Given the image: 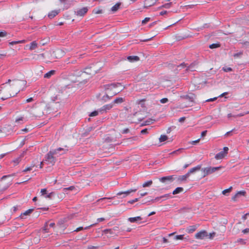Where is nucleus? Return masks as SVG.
<instances>
[{"instance_id":"obj_56","label":"nucleus","mask_w":249,"mask_h":249,"mask_svg":"<svg viewBox=\"0 0 249 249\" xmlns=\"http://www.w3.org/2000/svg\"><path fill=\"white\" fill-rule=\"evenodd\" d=\"M244 234H246L249 232V228L244 229L242 231Z\"/></svg>"},{"instance_id":"obj_23","label":"nucleus","mask_w":249,"mask_h":249,"mask_svg":"<svg viewBox=\"0 0 249 249\" xmlns=\"http://www.w3.org/2000/svg\"><path fill=\"white\" fill-rule=\"evenodd\" d=\"M104 220H105L104 218H98L97 219V223H96L95 224H91V225H89V226H87V227H85L84 229H88L90 227H92L96 225L98 222H100L103 221Z\"/></svg>"},{"instance_id":"obj_40","label":"nucleus","mask_w":249,"mask_h":249,"mask_svg":"<svg viewBox=\"0 0 249 249\" xmlns=\"http://www.w3.org/2000/svg\"><path fill=\"white\" fill-rule=\"evenodd\" d=\"M43 231L45 232H49V230L48 229V224L47 223H46L45 226H44L43 228Z\"/></svg>"},{"instance_id":"obj_47","label":"nucleus","mask_w":249,"mask_h":249,"mask_svg":"<svg viewBox=\"0 0 249 249\" xmlns=\"http://www.w3.org/2000/svg\"><path fill=\"white\" fill-rule=\"evenodd\" d=\"M138 200H139V198H135L134 199H133V200L128 201V203H129L130 204H133L134 203L138 201Z\"/></svg>"},{"instance_id":"obj_29","label":"nucleus","mask_w":249,"mask_h":249,"mask_svg":"<svg viewBox=\"0 0 249 249\" xmlns=\"http://www.w3.org/2000/svg\"><path fill=\"white\" fill-rule=\"evenodd\" d=\"M168 139V137L166 135H161L160 138H159V141L160 142H163L166 141Z\"/></svg>"},{"instance_id":"obj_19","label":"nucleus","mask_w":249,"mask_h":249,"mask_svg":"<svg viewBox=\"0 0 249 249\" xmlns=\"http://www.w3.org/2000/svg\"><path fill=\"white\" fill-rule=\"evenodd\" d=\"M121 5V2H118L113 6L112 7L111 10L113 13L116 12L119 8Z\"/></svg>"},{"instance_id":"obj_15","label":"nucleus","mask_w":249,"mask_h":249,"mask_svg":"<svg viewBox=\"0 0 249 249\" xmlns=\"http://www.w3.org/2000/svg\"><path fill=\"white\" fill-rule=\"evenodd\" d=\"M59 12V10L52 11L48 14V17L50 18H53L55 17Z\"/></svg>"},{"instance_id":"obj_9","label":"nucleus","mask_w":249,"mask_h":249,"mask_svg":"<svg viewBox=\"0 0 249 249\" xmlns=\"http://www.w3.org/2000/svg\"><path fill=\"white\" fill-rule=\"evenodd\" d=\"M169 194H165L160 196L157 197L155 199H151L150 201L152 203H155L159 201L161 202L163 200H162V198H165L166 199H167L169 197Z\"/></svg>"},{"instance_id":"obj_63","label":"nucleus","mask_w":249,"mask_h":249,"mask_svg":"<svg viewBox=\"0 0 249 249\" xmlns=\"http://www.w3.org/2000/svg\"><path fill=\"white\" fill-rule=\"evenodd\" d=\"M167 13V11H163L160 12V15L161 16H163Z\"/></svg>"},{"instance_id":"obj_50","label":"nucleus","mask_w":249,"mask_h":249,"mask_svg":"<svg viewBox=\"0 0 249 249\" xmlns=\"http://www.w3.org/2000/svg\"><path fill=\"white\" fill-rule=\"evenodd\" d=\"M186 67V64L184 63H181L180 65L178 66V68H183Z\"/></svg>"},{"instance_id":"obj_5","label":"nucleus","mask_w":249,"mask_h":249,"mask_svg":"<svg viewBox=\"0 0 249 249\" xmlns=\"http://www.w3.org/2000/svg\"><path fill=\"white\" fill-rule=\"evenodd\" d=\"M229 148L228 147H224L223 151L220 152L215 156V158L216 160H221L223 159L228 153Z\"/></svg>"},{"instance_id":"obj_59","label":"nucleus","mask_w":249,"mask_h":249,"mask_svg":"<svg viewBox=\"0 0 249 249\" xmlns=\"http://www.w3.org/2000/svg\"><path fill=\"white\" fill-rule=\"evenodd\" d=\"M185 120V117H183L179 119L178 121L180 123L183 122Z\"/></svg>"},{"instance_id":"obj_34","label":"nucleus","mask_w":249,"mask_h":249,"mask_svg":"<svg viewBox=\"0 0 249 249\" xmlns=\"http://www.w3.org/2000/svg\"><path fill=\"white\" fill-rule=\"evenodd\" d=\"M184 98L188 100L190 102H194V97H193V95L191 96H190L189 95H186L184 97Z\"/></svg>"},{"instance_id":"obj_46","label":"nucleus","mask_w":249,"mask_h":249,"mask_svg":"<svg viewBox=\"0 0 249 249\" xmlns=\"http://www.w3.org/2000/svg\"><path fill=\"white\" fill-rule=\"evenodd\" d=\"M41 193L42 196H44L47 194V190L46 189H42L41 190Z\"/></svg>"},{"instance_id":"obj_38","label":"nucleus","mask_w":249,"mask_h":249,"mask_svg":"<svg viewBox=\"0 0 249 249\" xmlns=\"http://www.w3.org/2000/svg\"><path fill=\"white\" fill-rule=\"evenodd\" d=\"M171 3H172L171 2L166 3L164 5H163L161 7H160V8L161 7H164V8H169L170 7V6L171 5Z\"/></svg>"},{"instance_id":"obj_36","label":"nucleus","mask_w":249,"mask_h":249,"mask_svg":"<svg viewBox=\"0 0 249 249\" xmlns=\"http://www.w3.org/2000/svg\"><path fill=\"white\" fill-rule=\"evenodd\" d=\"M98 115V111L95 110V111L92 112L91 113H90V114L89 115V116L90 117H94V116H96Z\"/></svg>"},{"instance_id":"obj_41","label":"nucleus","mask_w":249,"mask_h":249,"mask_svg":"<svg viewBox=\"0 0 249 249\" xmlns=\"http://www.w3.org/2000/svg\"><path fill=\"white\" fill-rule=\"evenodd\" d=\"M195 66L194 64H191L189 66H188L186 69L187 71L190 70V71H194V67Z\"/></svg>"},{"instance_id":"obj_28","label":"nucleus","mask_w":249,"mask_h":249,"mask_svg":"<svg viewBox=\"0 0 249 249\" xmlns=\"http://www.w3.org/2000/svg\"><path fill=\"white\" fill-rule=\"evenodd\" d=\"M103 232L105 234L110 233L111 234H115L114 232V230L112 229H106L103 231Z\"/></svg>"},{"instance_id":"obj_25","label":"nucleus","mask_w":249,"mask_h":249,"mask_svg":"<svg viewBox=\"0 0 249 249\" xmlns=\"http://www.w3.org/2000/svg\"><path fill=\"white\" fill-rule=\"evenodd\" d=\"M183 191V188L182 187H178L173 192V195L178 194Z\"/></svg>"},{"instance_id":"obj_48","label":"nucleus","mask_w":249,"mask_h":249,"mask_svg":"<svg viewBox=\"0 0 249 249\" xmlns=\"http://www.w3.org/2000/svg\"><path fill=\"white\" fill-rule=\"evenodd\" d=\"M237 242L241 243L242 244H246L245 241L243 239H239L237 240Z\"/></svg>"},{"instance_id":"obj_64","label":"nucleus","mask_w":249,"mask_h":249,"mask_svg":"<svg viewBox=\"0 0 249 249\" xmlns=\"http://www.w3.org/2000/svg\"><path fill=\"white\" fill-rule=\"evenodd\" d=\"M152 120H147L145 122V125H148L152 123Z\"/></svg>"},{"instance_id":"obj_13","label":"nucleus","mask_w":249,"mask_h":249,"mask_svg":"<svg viewBox=\"0 0 249 249\" xmlns=\"http://www.w3.org/2000/svg\"><path fill=\"white\" fill-rule=\"evenodd\" d=\"M201 165H197L196 167H195L194 168H191L188 171L187 174H189V176H190V175L191 174H193V173H195V172H196V171H198L200 170L201 169Z\"/></svg>"},{"instance_id":"obj_52","label":"nucleus","mask_w":249,"mask_h":249,"mask_svg":"<svg viewBox=\"0 0 249 249\" xmlns=\"http://www.w3.org/2000/svg\"><path fill=\"white\" fill-rule=\"evenodd\" d=\"M200 141V139H198V140H196V141H193L192 142H191L190 143L192 144H196L197 143H198Z\"/></svg>"},{"instance_id":"obj_57","label":"nucleus","mask_w":249,"mask_h":249,"mask_svg":"<svg viewBox=\"0 0 249 249\" xmlns=\"http://www.w3.org/2000/svg\"><path fill=\"white\" fill-rule=\"evenodd\" d=\"M129 132V129L128 128H125L123 130L122 133L126 134L127 133H128Z\"/></svg>"},{"instance_id":"obj_33","label":"nucleus","mask_w":249,"mask_h":249,"mask_svg":"<svg viewBox=\"0 0 249 249\" xmlns=\"http://www.w3.org/2000/svg\"><path fill=\"white\" fill-rule=\"evenodd\" d=\"M232 189V187H230L229 188L225 189L222 191V194L226 195L227 193H229Z\"/></svg>"},{"instance_id":"obj_10","label":"nucleus","mask_w":249,"mask_h":249,"mask_svg":"<svg viewBox=\"0 0 249 249\" xmlns=\"http://www.w3.org/2000/svg\"><path fill=\"white\" fill-rule=\"evenodd\" d=\"M246 194V192L244 191H240L238 192L234 196L232 197V200L233 201H236L237 198L240 196H244Z\"/></svg>"},{"instance_id":"obj_16","label":"nucleus","mask_w":249,"mask_h":249,"mask_svg":"<svg viewBox=\"0 0 249 249\" xmlns=\"http://www.w3.org/2000/svg\"><path fill=\"white\" fill-rule=\"evenodd\" d=\"M127 59L131 62H133L139 60V57L137 56H129L127 57Z\"/></svg>"},{"instance_id":"obj_30","label":"nucleus","mask_w":249,"mask_h":249,"mask_svg":"<svg viewBox=\"0 0 249 249\" xmlns=\"http://www.w3.org/2000/svg\"><path fill=\"white\" fill-rule=\"evenodd\" d=\"M153 182L151 180H149L147 182H144L143 184H142V187H149L152 184Z\"/></svg>"},{"instance_id":"obj_45","label":"nucleus","mask_w":249,"mask_h":249,"mask_svg":"<svg viewBox=\"0 0 249 249\" xmlns=\"http://www.w3.org/2000/svg\"><path fill=\"white\" fill-rule=\"evenodd\" d=\"M150 18H145L142 21V24H144L150 20Z\"/></svg>"},{"instance_id":"obj_2","label":"nucleus","mask_w":249,"mask_h":249,"mask_svg":"<svg viewBox=\"0 0 249 249\" xmlns=\"http://www.w3.org/2000/svg\"><path fill=\"white\" fill-rule=\"evenodd\" d=\"M121 84L120 83L117 84H111L110 85H108L106 86V93L103 96L102 98V100L105 102H107L108 100H109L111 97L113 96L116 95L119 92L118 91H114L113 93H110V90H112L118 86H120Z\"/></svg>"},{"instance_id":"obj_53","label":"nucleus","mask_w":249,"mask_h":249,"mask_svg":"<svg viewBox=\"0 0 249 249\" xmlns=\"http://www.w3.org/2000/svg\"><path fill=\"white\" fill-rule=\"evenodd\" d=\"M207 132V130H205V131H202L201 132V137H205L206 135Z\"/></svg>"},{"instance_id":"obj_58","label":"nucleus","mask_w":249,"mask_h":249,"mask_svg":"<svg viewBox=\"0 0 249 249\" xmlns=\"http://www.w3.org/2000/svg\"><path fill=\"white\" fill-rule=\"evenodd\" d=\"M217 99V97H214V98H210L209 99H208L206 100V102H212V101H215V100H216Z\"/></svg>"},{"instance_id":"obj_12","label":"nucleus","mask_w":249,"mask_h":249,"mask_svg":"<svg viewBox=\"0 0 249 249\" xmlns=\"http://www.w3.org/2000/svg\"><path fill=\"white\" fill-rule=\"evenodd\" d=\"M160 180L163 183L167 181H172L173 180V176L162 177L160 178Z\"/></svg>"},{"instance_id":"obj_43","label":"nucleus","mask_w":249,"mask_h":249,"mask_svg":"<svg viewBox=\"0 0 249 249\" xmlns=\"http://www.w3.org/2000/svg\"><path fill=\"white\" fill-rule=\"evenodd\" d=\"M34 166L35 165H33L31 166L25 168L24 170H23L22 172H27L29 171H31L33 167H34Z\"/></svg>"},{"instance_id":"obj_22","label":"nucleus","mask_w":249,"mask_h":249,"mask_svg":"<svg viewBox=\"0 0 249 249\" xmlns=\"http://www.w3.org/2000/svg\"><path fill=\"white\" fill-rule=\"evenodd\" d=\"M55 73V71L51 70L44 74V77L46 78H49L51 76L53 75Z\"/></svg>"},{"instance_id":"obj_54","label":"nucleus","mask_w":249,"mask_h":249,"mask_svg":"<svg viewBox=\"0 0 249 249\" xmlns=\"http://www.w3.org/2000/svg\"><path fill=\"white\" fill-rule=\"evenodd\" d=\"M93 12L95 14H100V13H102V10H94L93 11Z\"/></svg>"},{"instance_id":"obj_37","label":"nucleus","mask_w":249,"mask_h":249,"mask_svg":"<svg viewBox=\"0 0 249 249\" xmlns=\"http://www.w3.org/2000/svg\"><path fill=\"white\" fill-rule=\"evenodd\" d=\"M223 70L225 72H229L232 71V69L230 67H224L223 68Z\"/></svg>"},{"instance_id":"obj_14","label":"nucleus","mask_w":249,"mask_h":249,"mask_svg":"<svg viewBox=\"0 0 249 249\" xmlns=\"http://www.w3.org/2000/svg\"><path fill=\"white\" fill-rule=\"evenodd\" d=\"M112 107H113L112 104H110L106 105L104 106L101 108H100L99 111L100 112H101L102 111H107L109 110L110 109H111L112 108Z\"/></svg>"},{"instance_id":"obj_18","label":"nucleus","mask_w":249,"mask_h":249,"mask_svg":"<svg viewBox=\"0 0 249 249\" xmlns=\"http://www.w3.org/2000/svg\"><path fill=\"white\" fill-rule=\"evenodd\" d=\"M142 218L141 216H137L135 217H130L128 218V221L131 223L136 222L138 221L141 220Z\"/></svg>"},{"instance_id":"obj_27","label":"nucleus","mask_w":249,"mask_h":249,"mask_svg":"<svg viewBox=\"0 0 249 249\" xmlns=\"http://www.w3.org/2000/svg\"><path fill=\"white\" fill-rule=\"evenodd\" d=\"M33 209H29L25 211L24 213L21 214L20 216L21 218H23L24 215H27L30 214L33 212Z\"/></svg>"},{"instance_id":"obj_44","label":"nucleus","mask_w":249,"mask_h":249,"mask_svg":"<svg viewBox=\"0 0 249 249\" xmlns=\"http://www.w3.org/2000/svg\"><path fill=\"white\" fill-rule=\"evenodd\" d=\"M168 101V99L167 98H164L160 100V102L162 104H164Z\"/></svg>"},{"instance_id":"obj_39","label":"nucleus","mask_w":249,"mask_h":249,"mask_svg":"<svg viewBox=\"0 0 249 249\" xmlns=\"http://www.w3.org/2000/svg\"><path fill=\"white\" fill-rule=\"evenodd\" d=\"M183 237H184V235H176L175 237V239L176 240H182V239H183Z\"/></svg>"},{"instance_id":"obj_31","label":"nucleus","mask_w":249,"mask_h":249,"mask_svg":"<svg viewBox=\"0 0 249 249\" xmlns=\"http://www.w3.org/2000/svg\"><path fill=\"white\" fill-rule=\"evenodd\" d=\"M219 43H213L209 46V48L211 49L217 48L220 47Z\"/></svg>"},{"instance_id":"obj_35","label":"nucleus","mask_w":249,"mask_h":249,"mask_svg":"<svg viewBox=\"0 0 249 249\" xmlns=\"http://www.w3.org/2000/svg\"><path fill=\"white\" fill-rule=\"evenodd\" d=\"M20 160H20V157H18V158H17L16 159L13 160V162L14 163V165H16L18 164L19 163V162L20 161Z\"/></svg>"},{"instance_id":"obj_32","label":"nucleus","mask_w":249,"mask_h":249,"mask_svg":"<svg viewBox=\"0 0 249 249\" xmlns=\"http://www.w3.org/2000/svg\"><path fill=\"white\" fill-rule=\"evenodd\" d=\"M84 72L81 71H76L74 72L73 75L76 76H80Z\"/></svg>"},{"instance_id":"obj_60","label":"nucleus","mask_w":249,"mask_h":249,"mask_svg":"<svg viewBox=\"0 0 249 249\" xmlns=\"http://www.w3.org/2000/svg\"><path fill=\"white\" fill-rule=\"evenodd\" d=\"M137 139H138V137L137 136H135V137H131V138L128 139L127 140H132L133 141H137Z\"/></svg>"},{"instance_id":"obj_8","label":"nucleus","mask_w":249,"mask_h":249,"mask_svg":"<svg viewBox=\"0 0 249 249\" xmlns=\"http://www.w3.org/2000/svg\"><path fill=\"white\" fill-rule=\"evenodd\" d=\"M88 11V9L87 7H83L78 10L75 13L77 16L83 17L87 13Z\"/></svg>"},{"instance_id":"obj_55","label":"nucleus","mask_w":249,"mask_h":249,"mask_svg":"<svg viewBox=\"0 0 249 249\" xmlns=\"http://www.w3.org/2000/svg\"><path fill=\"white\" fill-rule=\"evenodd\" d=\"M6 35V32H0V37H3Z\"/></svg>"},{"instance_id":"obj_61","label":"nucleus","mask_w":249,"mask_h":249,"mask_svg":"<svg viewBox=\"0 0 249 249\" xmlns=\"http://www.w3.org/2000/svg\"><path fill=\"white\" fill-rule=\"evenodd\" d=\"M83 229H84L83 227H80L77 228L76 230H75L74 231H76V232H78L79 231H80L82 230Z\"/></svg>"},{"instance_id":"obj_17","label":"nucleus","mask_w":249,"mask_h":249,"mask_svg":"<svg viewBox=\"0 0 249 249\" xmlns=\"http://www.w3.org/2000/svg\"><path fill=\"white\" fill-rule=\"evenodd\" d=\"M197 228V227L196 225H193L190 226L189 227L187 228L186 231L188 233H192L194 231H195Z\"/></svg>"},{"instance_id":"obj_21","label":"nucleus","mask_w":249,"mask_h":249,"mask_svg":"<svg viewBox=\"0 0 249 249\" xmlns=\"http://www.w3.org/2000/svg\"><path fill=\"white\" fill-rule=\"evenodd\" d=\"M37 47V43L36 41L32 42L30 44L29 50H33Z\"/></svg>"},{"instance_id":"obj_20","label":"nucleus","mask_w":249,"mask_h":249,"mask_svg":"<svg viewBox=\"0 0 249 249\" xmlns=\"http://www.w3.org/2000/svg\"><path fill=\"white\" fill-rule=\"evenodd\" d=\"M189 174H186L185 175H182V176H179L178 178V180L179 181H184V180H186V179L189 177Z\"/></svg>"},{"instance_id":"obj_6","label":"nucleus","mask_w":249,"mask_h":249,"mask_svg":"<svg viewBox=\"0 0 249 249\" xmlns=\"http://www.w3.org/2000/svg\"><path fill=\"white\" fill-rule=\"evenodd\" d=\"M137 188L131 189L127 191L124 192H120L117 194V196H121L123 195V198H124L128 196L130 193L135 192L137 190Z\"/></svg>"},{"instance_id":"obj_4","label":"nucleus","mask_w":249,"mask_h":249,"mask_svg":"<svg viewBox=\"0 0 249 249\" xmlns=\"http://www.w3.org/2000/svg\"><path fill=\"white\" fill-rule=\"evenodd\" d=\"M55 154V151L51 150L45 157L44 160L47 161L48 163L53 165L55 162V159L53 156Z\"/></svg>"},{"instance_id":"obj_3","label":"nucleus","mask_w":249,"mask_h":249,"mask_svg":"<svg viewBox=\"0 0 249 249\" xmlns=\"http://www.w3.org/2000/svg\"><path fill=\"white\" fill-rule=\"evenodd\" d=\"M222 168V166H218L215 167H207L206 168H203L201 169V171L203 174V177H205L206 176L211 174L214 172L221 169Z\"/></svg>"},{"instance_id":"obj_51","label":"nucleus","mask_w":249,"mask_h":249,"mask_svg":"<svg viewBox=\"0 0 249 249\" xmlns=\"http://www.w3.org/2000/svg\"><path fill=\"white\" fill-rule=\"evenodd\" d=\"M148 132V130L147 128H145V129H142L141 131V134H146Z\"/></svg>"},{"instance_id":"obj_1","label":"nucleus","mask_w":249,"mask_h":249,"mask_svg":"<svg viewBox=\"0 0 249 249\" xmlns=\"http://www.w3.org/2000/svg\"><path fill=\"white\" fill-rule=\"evenodd\" d=\"M22 82L18 80L9 79L7 82L1 84L0 86L1 99L4 100L17 95L20 91L19 86Z\"/></svg>"},{"instance_id":"obj_7","label":"nucleus","mask_w":249,"mask_h":249,"mask_svg":"<svg viewBox=\"0 0 249 249\" xmlns=\"http://www.w3.org/2000/svg\"><path fill=\"white\" fill-rule=\"evenodd\" d=\"M207 236V232L205 231H202L196 233L195 235V237L198 239H203Z\"/></svg>"},{"instance_id":"obj_42","label":"nucleus","mask_w":249,"mask_h":249,"mask_svg":"<svg viewBox=\"0 0 249 249\" xmlns=\"http://www.w3.org/2000/svg\"><path fill=\"white\" fill-rule=\"evenodd\" d=\"M74 189V187L73 186H70L68 188H65L63 189V191L66 192L67 190H73Z\"/></svg>"},{"instance_id":"obj_62","label":"nucleus","mask_w":249,"mask_h":249,"mask_svg":"<svg viewBox=\"0 0 249 249\" xmlns=\"http://www.w3.org/2000/svg\"><path fill=\"white\" fill-rule=\"evenodd\" d=\"M87 249H98V247L95 246H89Z\"/></svg>"},{"instance_id":"obj_26","label":"nucleus","mask_w":249,"mask_h":249,"mask_svg":"<svg viewBox=\"0 0 249 249\" xmlns=\"http://www.w3.org/2000/svg\"><path fill=\"white\" fill-rule=\"evenodd\" d=\"M124 101V98L122 97H118L116 98L114 101L113 103L115 104H120L123 103Z\"/></svg>"},{"instance_id":"obj_11","label":"nucleus","mask_w":249,"mask_h":249,"mask_svg":"<svg viewBox=\"0 0 249 249\" xmlns=\"http://www.w3.org/2000/svg\"><path fill=\"white\" fill-rule=\"evenodd\" d=\"M121 137V135L120 133H118L116 136V137L115 138H114L113 137H107L105 139V141L107 142H115L116 141V139H119Z\"/></svg>"},{"instance_id":"obj_24","label":"nucleus","mask_w":249,"mask_h":249,"mask_svg":"<svg viewBox=\"0 0 249 249\" xmlns=\"http://www.w3.org/2000/svg\"><path fill=\"white\" fill-rule=\"evenodd\" d=\"M53 151H55V154H57L60 151H63V153H66L68 151V149L63 148L61 147H59L57 149L53 150Z\"/></svg>"},{"instance_id":"obj_49","label":"nucleus","mask_w":249,"mask_h":249,"mask_svg":"<svg viewBox=\"0 0 249 249\" xmlns=\"http://www.w3.org/2000/svg\"><path fill=\"white\" fill-rule=\"evenodd\" d=\"M53 195H54V193L51 192V193H49L48 195H47L46 197L47 198H51L53 196Z\"/></svg>"}]
</instances>
